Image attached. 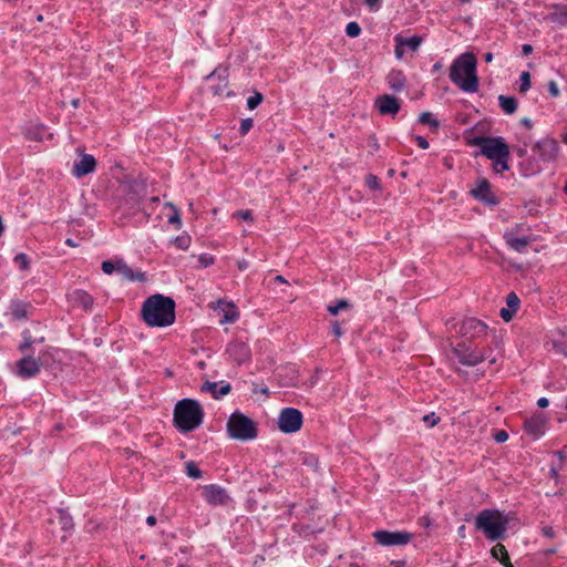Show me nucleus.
<instances>
[{"label":"nucleus","mask_w":567,"mask_h":567,"mask_svg":"<svg viewBox=\"0 0 567 567\" xmlns=\"http://www.w3.org/2000/svg\"><path fill=\"white\" fill-rule=\"evenodd\" d=\"M176 303L172 297L155 293L147 297L141 307L140 317L151 328H166L176 319Z\"/></svg>","instance_id":"obj_1"},{"label":"nucleus","mask_w":567,"mask_h":567,"mask_svg":"<svg viewBox=\"0 0 567 567\" xmlns=\"http://www.w3.org/2000/svg\"><path fill=\"white\" fill-rule=\"evenodd\" d=\"M477 60L473 53L458 55L450 68V80L462 91L474 93L478 90Z\"/></svg>","instance_id":"obj_2"},{"label":"nucleus","mask_w":567,"mask_h":567,"mask_svg":"<svg viewBox=\"0 0 567 567\" xmlns=\"http://www.w3.org/2000/svg\"><path fill=\"white\" fill-rule=\"evenodd\" d=\"M204 416V409L197 400L182 399L174 406L173 425L179 433H190L202 425Z\"/></svg>","instance_id":"obj_3"},{"label":"nucleus","mask_w":567,"mask_h":567,"mask_svg":"<svg viewBox=\"0 0 567 567\" xmlns=\"http://www.w3.org/2000/svg\"><path fill=\"white\" fill-rule=\"evenodd\" d=\"M509 517L498 509L485 508L481 511L474 520L475 528L483 533L489 542L502 540L507 537Z\"/></svg>","instance_id":"obj_4"},{"label":"nucleus","mask_w":567,"mask_h":567,"mask_svg":"<svg viewBox=\"0 0 567 567\" xmlns=\"http://www.w3.org/2000/svg\"><path fill=\"white\" fill-rule=\"evenodd\" d=\"M226 431L230 439L248 442L257 439L258 424L240 411L233 412L226 423Z\"/></svg>","instance_id":"obj_5"},{"label":"nucleus","mask_w":567,"mask_h":567,"mask_svg":"<svg viewBox=\"0 0 567 567\" xmlns=\"http://www.w3.org/2000/svg\"><path fill=\"white\" fill-rule=\"evenodd\" d=\"M471 144L478 146L481 154L491 161L511 154L509 145L503 136H475Z\"/></svg>","instance_id":"obj_6"},{"label":"nucleus","mask_w":567,"mask_h":567,"mask_svg":"<svg viewBox=\"0 0 567 567\" xmlns=\"http://www.w3.org/2000/svg\"><path fill=\"white\" fill-rule=\"evenodd\" d=\"M452 352L461 364L475 367L488 358V354L492 353V349H480L474 346V343L462 340L452 348Z\"/></svg>","instance_id":"obj_7"},{"label":"nucleus","mask_w":567,"mask_h":567,"mask_svg":"<svg viewBox=\"0 0 567 567\" xmlns=\"http://www.w3.org/2000/svg\"><path fill=\"white\" fill-rule=\"evenodd\" d=\"M124 203L131 209L140 210V205L147 194V182L142 177L128 178L123 184Z\"/></svg>","instance_id":"obj_8"},{"label":"nucleus","mask_w":567,"mask_h":567,"mask_svg":"<svg viewBox=\"0 0 567 567\" xmlns=\"http://www.w3.org/2000/svg\"><path fill=\"white\" fill-rule=\"evenodd\" d=\"M277 425L284 434L296 433L303 425V414L296 408H284L278 415Z\"/></svg>","instance_id":"obj_9"},{"label":"nucleus","mask_w":567,"mask_h":567,"mask_svg":"<svg viewBox=\"0 0 567 567\" xmlns=\"http://www.w3.org/2000/svg\"><path fill=\"white\" fill-rule=\"evenodd\" d=\"M487 324L477 318H465L458 328V333L466 342L474 343L476 340L487 336Z\"/></svg>","instance_id":"obj_10"},{"label":"nucleus","mask_w":567,"mask_h":567,"mask_svg":"<svg viewBox=\"0 0 567 567\" xmlns=\"http://www.w3.org/2000/svg\"><path fill=\"white\" fill-rule=\"evenodd\" d=\"M375 542L381 546H403L409 544L412 538L413 534L406 530H385L380 529L375 530L372 534Z\"/></svg>","instance_id":"obj_11"},{"label":"nucleus","mask_w":567,"mask_h":567,"mask_svg":"<svg viewBox=\"0 0 567 567\" xmlns=\"http://www.w3.org/2000/svg\"><path fill=\"white\" fill-rule=\"evenodd\" d=\"M470 195L487 207H496L501 199L492 192V185L485 177H480L475 186L470 190Z\"/></svg>","instance_id":"obj_12"},{"label":"nucleus","mask_w":567,"mask_h":567,"mask_svg":"<svg viewBox=\"0 0 567 567\" xmlns=\"http://www.w3.org/2000/svg\"><path fill=\"white\" fill-rule=\"evenodd\" d=\"M202 496L208 505L214 507L226 506L231 501L227 489L218 484L202 486Z\"/></svg>","instance_id":"obj_13"},{"label":"nucleus","mask_w":567,"mask_h":567,"mask_svg":"<svg viewBox=\"0 0 567 567\" xmlns=\"http://www.w3.org/2000/svg\"><path fill=\"white\" fill-rule=\"evenodd\" d=\"M229 65L219 64L208 75L205 76L206 81H216V84L209 86V90L214 96H219L224 93L228 86L229 81Z\"/></svg>","instance_id":"obj_14"},{"label":"nucleus","mask_w":567,"mask_h":567,"mask_svg":"<svg viewBox=\"0 0 567 567\" xmlns=\"http://www.w3.org/2000/svg\"><path fill=\"white\" fill-rule=\"evenodd\" d=\"M226 352L229 358L238 365L247 363L251 360V349L249 344L239 338L231 340L227 344Z\"/></svg>","instance_id":"obj_15"},{"label":"nucleus","mask_w":567,"mask_h":567,"mask_svg":"<svg viewBox=\"0 0 567 567\" xmlns=\"http://www.w3.org/2000/svg\"><path fill=\"white\" fill-rule=\"evenodd\" d=\"M547 421L544 413H535L524 421L523 430L533 440H538L545 434Z\"/></svg>","instance_id":"obj_16"},{"label":"nucleus","mask_w":567,"mask_h":567,"mask_svg":"<svg viewBox=\"0 0 567 567\" xmlns=\"http://www.w3.org/2000/svg\"><path fill=\"white\" fill-rule=\"evenodd\" d=\"M533 151L538 154L543 162L548 163L556 158L559 145L556 140L547 137L536 142Z\"/></svg>","instance_id":"obj_17"},{"label":"nucleus","mask_w":567,"mask_h":567,"mask_svg":"<svg viewBox=\"0 0 567 567\" xmlns=\"http://www.w3.org/2000/svg\"><path fill=\"white\" fill-rule=\"evenodd\" d=\"M17 375L21 379L34 378L41 370L42 362L40 358L24 355L17 362Z\"/></svg>","instance_id":"obj_18"},{"label":"nucleus","mask_w":567,"mask_h":567,"mask_svg":"<svg viewBox=\"0 0 567 567\" xmlns=\"http://www.w3.org/2000/svg\"><path fill=\"white\" fill-rule=\"evenodd\" d=\"M374 107L378 110L380 115L395 116L401 109V102L394 95L382 94L377 96Z\"/></svg>","instance_id":"obj_19"},{"label":"nucleus","mask_w":567,"mask_h":567,"mask_svg":"<svg viewBox=\"0 0 567 567\" xmlns=\"http://www.w3.org/2000/svg\"><path fill=\"white\" fill-rule=\"evenodd\" d=\"M215 311L219 317L220 324L234 323L239 318V310L237 306L231 301H226L223 299L218 300L215 307Z\"/></svg>","instance_id":"obj_20"},{"label":"nucleus","mask_w":567,"mask_h":567,"mask_svg":"<svg viewBox=\"0 0 567 567\" xmlns=\"http://www.w3.org/2000/svg\"><path fill=\"white\" fill-rule=\"evenodd\" d=\"M96 168V159L91 154H83L79 159H76L72 167V175L81 178L91 173H93Z\"/></svg>","instance_id":"obj_21"},{"label":"nucleus","mask_w":567,"mask_h":567,"mask_svg":"<svg viewBox=\"0 0 567 567\" xmlns=\"http://www.w3.org/2000/svg\"><path fill=\"white\" fill-rule=\"evenodd\" d=\"M9 309L13 320H27L29 318V311L33 309V306L20 299H12Z\"/></svg>","instance_id":"obj_22"},{"label":"nucleus","mask_w":567,"mask_h":567,"mask_svg":"<svg viewBox=\"0 0 567 567\" xmlns=\"http://www.w3.org/2000/svg\"><path fill=\"white\" fill-rule=\"evenodd\" d=\"M503 238L508 248L520 254L527 250V246L532 241V238L528 235L514 237L511 233H504Z\"/></svg>","instance_id":"obj_23"},{"label":"nucleus","mask_w":567,"mask_h":567,"mask_svg":"<svg viewBox=\"0 0 567 567\" xmlns=\"http://www.w3.org/2000/svg\"><path fill=\"white\" fill-rule=\"evenodd\" d=\"M202 392H209L214 399L219 400L223 396L227 395L231 391V385L229 383H223L219 385L217 382L206 381L200 386Z\"/></svg>","instance_id":"obj_24"},{"label":"nucleus","mask_w":567,"mask_h":567,"mask_svg":"<svg viewBox=\"0 0 567 567\" xmlns=\"http://www.w3.org/2000/svg\"><path fill=\"white\" fill-rule=\"evenodd\" d=\"M389 89L395 93L401 92L406 86V76L402 70H391L386 75Z\"/></svg>","instance_id":"obj_25"},{"label":"nucleus","mask_w":567,"mask_h":567,"mask_svg":"<svg viewBox=\"0 0 567 567\" xmlns=\"http://www.w3.org/2000/svg\"><path fill=\"white\" fill-rule=\"evenodd\" d=\"M547 20L560 27L567 25V6L555 4L554 11L547 16Z\"/></svg>","instance_id":"obj_26"},{"label":"nucleus","mask_w":567,"mask_h":567,"mask_svg":"<svg viewBox=\"0 0 567 567\" xmlns=\"http://www.w3.org/2000/svg\"><path fill=\"white\" fill-rule=\"evenodd\" d=\"M491 555L494 559L498 560L504 567H514L511 561L508 551L503 544L497 543L495 546H493L491 549Z\"/></svg>","instance_id":"obj_27"},{"label":"nucleus","mask_w":567,"mask_h":567,"mask_svg":"<svg viewBox=\"0 0 567 567\" xmlns=\"http://www.w3.org/2000/svg\"><path fill=\"white\" fill-rule=\"evenodd\" d=\"M422 42H423V38L420 35H413V37L405 38L402 34H396L394 37V43H398L399 47H406L411 51H416Z\"/></svg>","instance_id":"obj_28"},{"label":"nucleus","mask_w":567,"mask_h":567,"mask_svg":"<svg viewBox=\"0 0 567 567\" xmlns=\"http://www.w3.org/2000/svg\"><path fill=\"white\" fill-rule=\"evenodd\" d=\"M498 104L502 111L507 114L512 115L517 111L518 107V101L515 96L509 95H499L498 96Z\"/></svg>","instance_id":"obj_29"},{"label":"nucleus","mask_w":567,"mask_h":567,"mask_svg":"<svg viewBox=\"0 0 567 567\" xmlns=\"http://www.w3.org/2000/svg\"><path fill=\"white\" fill-rule=\"evenodd\" d=\"M542 167L536 163L535 159L528 158L519 163V172L524 177H530L540 173Z\"/></svg>","instance_id":"obj_30"},{"label":"nucleus","mask_w":567,"mask_h":567,"mask_svg":"<svg viewBox=\"0 0 567 567\" xmlns=\"http://www.w3.org/2000/svg\"><path fill=\"white\" fill-rule=\"evenodd\" d=\"M58 519L62 530L71 532L73 529V517L66 509L58 508Z\"/></svg>","instance_id":"obj_31"},{"label":"nucleus","mask_w":567,"mask_h":567,"mask_svg":"<svg viewBox=\"0 0 567 567\" xmlns=\"http://www.w3.org/2000/svg\"><path fill=\"white\" fill-rule=\"evenodd\" d=\"M74 300L76 305L82 307L84 310H90L93 307V297L84 290H76L74 292Z\"/></svg>","instance_id":"obj_32"},{"label":"nucleus","mask_w":567,"mask_h":567,"mask_svg":"<svg viewBox=\"0 0 567 567\" xmlns=\"http://www.w3.org/2000/svg\"><path fill=\"white\" fill-rule=\"evenodd\" d=\"M299 462L307 466L312 468L313 471H317L319 467V458L316 454L309 453V452H301L299 454Z\"/></svg>","instance_id":"obj_33"},{"label":"nucleus","mask_w":567,"mask_h":567,"mask_svg":"<svg viewBox=\"0 0 567 567\" xmlns=\"http://www.w3.org/2000/svg\"><path fill=\"white\" fill-rule=\"evenodd\" d=\"M509 158L511 154L492 161L493 172L502 175L504 172L509 171Z\"/></svg>","instance_id":"obj_34"},{"label":"nucleus","mask_w":567,"mask_h":567,"mask_svg":"<svg viewBox=\"0 0 567 567\" xmlns=\"http://www.w3.org/2000/svg\"><path fill=\"white\" fill-rule=\"evenodd\" d=\"M351 308V303L346 299H337L336 302L328 305L327 310L331 316H337L341 310Z\"/></svg>","instance_id":"obj_35"},{"label":"nucleus","mask_w":567,"mask_h":567,"mask_svg":"<svg viewBox=\"0 0 567 567\" xmlns=\"http://www.w3.org/2000/svg\"><path fill=\"white\" fill-rule=\"evenodd\" d=\"M13 264L19 268L21 271H29L31 260L30 257L24 252H19L13 257Z\"/></svg>","instance_id":"obj_36"},{"label":"nucleus","mask_w":567,"mask_h":567,"mask_svg":"<svg viewBox=\"0 0 567 567\" xmlns=\"http://www.w3.org/2000/svg\"><path fill=\"white\" fill-rule=\"evenodd\" d=\"M171 243L181 250H187L190 246L192 237L185 233L174 237Z\"/></svg>","instance_id":"obj_37"},{"label":"nucleus","mask_w":567,"mask_h":567,"mask_svg":"<svg viewBox=\"0 0 567 567\" xmlns=\"http://www.w3.org/2000/svg\"><path fill=\"white\" fill-rule=\"evenodd\" d=\"M417 122L423 125H429L430 127L437 130L440 127V122L434 118L431 112H423L420 114Z\"/></svg>","instance_id":"obj_38"},{"label":"nucleus","mask_w":567,"mask_h":567,"mask_svg":"<svg viewBox=\"0 0 567 567\" xmlns=\"http://www.w3.org/2000/svg\"><path fill=\"white\" fill-rule=\"evenodd\" d=\"M530 73L528 71H523L519 75V87H518V92L520 94H525L532 86V81H530Z\"/></svg>","instance_id":"obj_39"},{"label":"nucleus","mask_w":567,"mask_h":567,"mask_svg":"<svg viewBox=\"0 0 567 567\" xmlns=\"http://www.w3.org/2000/svg\"><path fill=\"white\" fill-rule=\"evenodd\" d=\"M22 338L23 341L18 349L20 352H28L31 349L32 344L35 342V340H33L29 329L22 331Z\"/></svg>","instance_id":"obj_40"},{"label":"nucleus","mask_w":567,"mask_h":567,"mask_svg":"<svg viewBox=\"0 0 567 567\" xmlns=\"http://www.w3.org/2000/svg\"><path fill=\"white\" fill-rule=\"evenodd\" d=\"M43 125L31 127L25 132V137L29 141L41 142L43 140Z\"/></svg>","instance_id":"obj_41"},{"label":"nucleus","mask_w":567,"mask_h":567,"mask_svg":"<svg viewBox=\"0 0 567 567\" xmlns=\"http://www.w3.org/2000/svg\"><path fill=\"white\" fill-rule=\"evenodd\" d=\"M169 207L172 208L173 214L168 216L167 223L174 225L175 229L178 230L182 227L181 212L173 204H169Z\"/></svg>","instance_id":"obj_42"},{"label":"nucleus","mask_w":567,"mask_h":567,"mask_svg":"<svg viewBox=\"0 0 567 567\" xmlns=\"http://www.w3.org/2000/svg\"><path fill=\"white\" fill-rule=\"evenodd\" d=\"M262 101H264V95L260 92L255 91L254 95H251L247 99V104H246L247 109L249 111H252V110L257 109L262 103Z\"/></svg>","instance_id":"obj_43"},{"label":"nucleus","mask_w":567,"mask_h":567,"mask_svg":"<svg viewBox=\"0 0 567 567\" xmlns=\"http://www.w3.org/2000/svg\"><path fill=\"white\" fill-rule=\"evenodd\" d=\"M186 474L194 480L203 477V471L193 461L186 463Z\"/></svg>","instance_id":"obj_44"},{"label":"nucleus","mask_w":567,"mask_h":567,"mask_svg":"<svg viewBox=\"0 0 567 567\" xmlns=\"http://www.w3.org/2000/svg\"><path fill=\"white\" fill-rule=\"evenodd\" d=\"M506 305H507V308L511 309L513 312H515V313L517 312L519 305H520V300L514 291L509 292L506 296Z\"/></svg>","instance_id":"obj_45"},{"label":"nucleus","mask_w":567,"mask_h":567,"mask_svg":"<svg viewBox=\"0 0 567 567\" xmlns=\"http://www.w3.org/2000/svg\"><path fill=\"white\" fill-rule=\"evenodd\" d=\"M117 272L122 275L124 279L130 280L133 275V269L128 267L123 259H117Z\"/></svg>","instance_id":"obj_46"},{"label":"nucleus","mask_w":567,"mask_h":567,"mask_svg":"<svg viewBox=\"0 0 567 567\" xmlns=\"http://www.w3.org/2000/svg\"><path fill=\"white\" fill-rule=\"evenodd\" d=\"M361 27L358 22L351 21L346 25V34L349 38H358L361 34Z\"/></svg>","instance_id":"obj_47"},{"label":"nucleus","mask_w":567,"mask_h":567,"mask_svg":"<svg viewBox=\"0 0 567 567\" xmlns=\"http://www.w3.org/2000/svg\"><path fill=\"white\" fill-rule=\"evenodd\" d=\"M365 185L371 190H381V182L377 175L368 174L365 176Z\"/></svg>","instance_id":"obj_48"},{"label":"nucleus","mask_w":567,"mask_h":567,"mask_svg":"<svg viewBox=\"0 0 567 567\" xmlns=\"http://www.w3.org/2000/svg\"><path fill=\"white\" fill-rule=\"evenodd\" d=\"M530 227L524 223H517L512 228L506 229L504 233H511L514 237H517L519 234H524L525 231H529Z\"/></svg>","instance_id":"obj_49"},{"label":"nucleus","mask_w":567,"mask_h":567,"mask_svg":"<svg viewBox=\"0 0 567 567\" xmlns=\"http://www.w3.org/2000/svg\"><path fill=\"white\" fill-rule=\"evenodd\" d=\"M215 264V257L210 254L203 252L198 256V266L200 268H207Z\"/></svg>","instance_id":"obj_50"},{"label":"nucleus","mask_w":567,"mask_h":567,"mask_svg":"<svg viewBox=\"0 0 567 567\" xmlns=\"http://www.w3.org/2000/svg\"><path fill=\"white\" fill-rule=\"evenodd\" d=\"M254 126V120L251 117H246V118H243L240 121V126H239V135L240 136H245L248 134V132Z\"/></svg>","instance_id":"obj_51"},{"label":"nucleus","mask_w":567,"mask_h":567,"mask_svg":"<svg viewBox=\"0 0 567 567\" xmlns=\"http://www.w3.org/2000/svg\"><path fill=\"white\" fill-rule=\"evenodd\" d=\"M422 421L425 423V425L427 427H434L435 425H437L440 422H441V417L437 416L434 412H431L429 414H425L423 417H422Z\"/></svg>","instance_id":"obj_52"},{"label":"nucleus","mask_w":567,"mask_h":567,"mask_svg":"<svg viewBox=\"0 0 567 567\" xmlns=\"http://www.w3.org/2000/svg\"><path fill=\"white\" fill-rule=\"evenodd\" d=\"M117 259L112 260H104L102 261L101 268L105 275H112L114 271L117 272Z\"/></svg>","instance_id":"obj_53"},{"label":"nucleus","mask_w":567,"mask_h":567,"mask_svg":"<svg viewBox=\"0 0 567 567\" xmlns=\"http://www.w3.org/2000/svg\"><path fill=\"white\" fill-rule=\"evenodd\" d=\"M293 532L298 533L299 535L308 536L315 534V530L311 528L310 525H292Z\"/></svg>","instance_id":"obj_54"},{"label":"nucleus","mask_w":567,"mask_h":567,"mask_svg":"<svg viewBox=\"0 0 567 567\" xmlns=\"http://www.w3.org/2000/svg\"><path fill=\"white\" fill-rule=\"evenodd\" d=\"M234 217L239 218V219H243V220H246V221H250V223H252V221H254V215H252V212H251L250 209H240V210H237V212L234 214Z\"/></svg>","instance_id":"obj_55"},{"label":"nucleus","mask_w":567,"mask_h":567,"mask_svg":"<svg viewBox=\"0 0 567 567\" xmlns=\"http://www.w3.org/2000/svg\"><path fill=\"white\" fill-rule=\"evenodd\" d=\"M553 348L556 352H558L567 358V341L555 340L553 342Z\"/></svg>","instance_id":"obj_56"},{"label":"nucleus","mask_w":567,"mask_h":567,"mask_svg":"<svg viewBox=\"0 0 567 567\" xmlns=\"http://www.w3.org/2000/svg\"><path fill=\"white\" fill-rule=\"evenodd\" d=\"M499 316L501 318L505 321V322H509L514 316H515V312H513L511 309H508L507 307L505 308H502L501 311H499Z\"/></svg>","instance_id":"obj_57"},{"label":"nucleus","mask_w":567,"mask_h":567,"mask_svg":"<svg viewBox=\"0 0 567 567\" xmlns=\"http://www.w3.org/2000/svg\"><path fill=\"white\" fill-rule=\"evenodd\" d=\"M540 535L545 538L556 537V530L551 526H543L540 528Z\"/></svg>","instance_id":"obj_58"},{"label":"nucleus","mask_w":567,"mask_h":567,"mask_svg":"<svg viewBox=\"0 0 567 567\" xmlns=\"http://www.w3.org/2000/svg\"><path fill=\"white\" fill-rule=\"evenodd\" d=\"M331 333L336 337H341L344 333L338 320L331 322Z\"/></svg>","instance_id":"obj_59"},{"label":"nucleus","mask_w":567,"mask_h":567,"mask_svg":"<svg viewBox=\"0 0 567 567\" xmlns=\"http://www.w3.org/2000/svg\"><path fill=\"white\" fill-rule=\"evenodd\" d=\"M547 86H548V92H549L551 97H558L559 96L560 91L558 89L557 83L554 80L549 81Z\"/></svg>","instance_id":"obj_60"},{"label":"nucleus","mask_w":567,"mask_h":567,"mask_svg":"<svg viewBox=\"0 0 567 567\" xmlns=\"http://www.w3.org/2000/svg\"><path fill=\"white\" fill-rule=\"evenodd\" d=\"M382 0H364V4L370 11L375 12L380 9Z\"/></svg>","instance_id":"obj_61"},{"label":"nucleus","mask_w":567,"mask_h":567,"mask_svg":"<svg viewBox=\"0 0 567 567\" xmlns=\"http://www.w3.org/2000/svg\"><path fill=\"white\" fill-rule=\"evenodd\" d=\"M494 440L496 443H505L508 440V433L505 430H499L495 433Z\"/></svg>","instance_id":"obj_62"},{"label":"nucleus","mask_w":567,"mask_h":567,"mask_svg":"<svg viewBox=\"0 0 567 567\" xmlns=\"http://www.w3.org/2000/svg\"><path fill=\"white\" fill-rule=\"evenodd\" d=\"M414 141L416 142L417 146L422 150H427L430 144L427 140L421 135L413 136Z\"/></svg>","instance_id":"obj_63"},{"label":"nucleus","mask_w":567,"mask_h":567,"mask_svg":"<svg viewBox=\"0 0 567 567\" xmlns=\"http://www.w3.org/2000/svg\"><path fill=\"white\" fill-rule=\"evenodd\" d=\"M368 145L371 147L372 152H377L380 148V144H379L378 138H377V136L374 134L369 136Z\"/></svg>","instance_id":"obj_64"}]
</instances>
